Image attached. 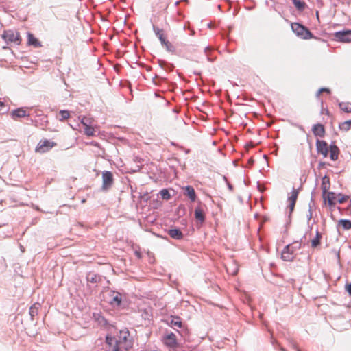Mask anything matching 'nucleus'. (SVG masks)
Returning a JSON list of instances; mask_svg holds the SVG:
<instances>
[{"label":"nucleus","mask_w":351,"mask_h":351,"mask_svg":"<svg viewBox=\"0 0 351 351\" xmlns=\"http://www.w3.org/2000/svg\"><path fill=\"white\" fill-rule=\"evenodd\" d=\"M1 37L8 45H19L21 43L20 33L15 29L4 30Z\"/></svg>","instance_id":"obj_1"},{"label":"nucleus","mask_w":351,"mask_h":351,"mask_svg":"<svg viewBox=\"0 0 351 351\" xmlns=\"http://www.w3.org/2000/svg\"><path fill=\"white\" fill-rule=\"evenodd\" d=\"M293 32L302 39H311L313 38L314 36L311 31L299 23H293L291 25Z\"/></svg>","instance_id":"obj_2"},{"label":"nucleus","mask_w":351,"mask_h":351,"mask_svg":"<svg viewBox=\"0 0 351 351\" xmlns=\"http://www.w3.org/2000/svg\"><path fill=\"white\" fill-rule=\"evenodd\" d=\"M130 336V332L128 330H120L117 339L115 340V344L113 347V351H119V344H124L125 348L132 347V343L131 341L128 340Z\"/></svg>","instance_id":"obj_3"},{"label":"nucleus","mask_w":351,"mask_h":351,"mask_svg":"<svg viewBox=\"0 0 351 351\" xmlns=\"http://www.w3.org/2000/svg\"><path fill=\"white\" fill-rule=\"evenodd\" d=\"M106 301L113 307H119L121 304L122 295L120 292L114 290H110L107 293Z\"/></svg>","instance_id":"obj_4"},{"label":"nucleus","mask_w":351,"mask_h":351,"mask_svg":"<svg viewBox=\"0 0 351 351\" xmlns=\"http://www.w3.org/2000/svg\"><path fill=\"white\" fill-rule=\"evenodd\" d=\"M114 184V177L111 171H104L102 172V186L101 190L106 192L109 191Z\"/></svg>","instance_id":"obj_5"},{"label":"nucleus","mask_w":351,"mask_h":351,"mask_svg":"<svg viewBox=\"0 0 351 351\" xmlns=\"http://www.w3.org/2000/svg\"><path fill=\"white\" fill-rule=\"evenodd\" d=\"M300 189V187L298 189H296L293 187L291 191V196L288 197V202H289V206L287 208L289 210V216H288L289 221L291 220L290 219L291 216V214L295 208V202H296V200H297V198H298V196L299 194Z\"/></svg>","instance_id":"obj_6"},{"label":"nucleus","mask_w":351,"mask_h":351,"mask_svg":"<svg viewBox=\"0 0 351 351\" xmlns=\"http://www.w3.org/2000/svg\"><path fill=\"white\" fill-rule=\"evenodd\" d=\"M162 341L168 348H175L178 347L176 335L173 332H170L163 335Z\"/></svg>","instance_id":"obj_7"},{"label":"nucleus","mask_w":351,"mask_h":351,"mask_svg":"<svg viewBox=\"0 0 351 351\" xmlns=\"http://www.w3.org/2000/svg\"><path fill=\"white\" fill-rule=\"evenodd\" d=\"M335 40L349 43L351 42V30L339 31L334 33Z\"/></svg>","instance_id":"obj_8"},{"label":"nucleus","mask_w":351,"mask_h":351,"mask_svg":"<svg viewBox=\"0 0 351 351\" xmlns=\"http://www.w3.org/2000/svg\"><path fill=\"white\" fill-rule=\"evenodd\" d=\"M56 143L49 140L40 141L36 147V152L39 153H45L51 149Z\"/></svg>","instance_id":"obj_9"},{"label":"nucleus","mask_w":351,"mask_h":351,"mask_svg":"<svg viewBox=\"0 0 351 351\" xmlns=\"http://www.w3.org/2000/svg\"><path fill=\"white\" fill-rule=\"evenodd\" d=\"M315 145L317 153L321 154L324 158L326 157L329 152L328 143L325 141L317 139Z\"/></svg>","instance_id":"obj_10"},{"label":"nucleus","mask_w":351,"mask_h":351,"mask_svg":"<svg viewBox=\"0 0 351 351\" xmlns=\"http://www.w3.org/2000/svg\"><path fill=\"white\" fill-rule=\"evenodd\" d=\"M293 250L291 248V245H287L282 250L281 258L285 261H292L294 258Z\"/></svg>","instance_id":"obj_11"},{"label":"nucleus","mask_w":351,"mask_h":351,"mask_svg":"<svg viewBox=\"0 0 351 351\" xmlns=\"http://www.w3.org/2000/svg\"><path fill=\"white\" fill-rule=\"evenodd\" d=\"M166 323L168 326L175 328L176 327L181 328L183 326L181 318L178 316L171 315L170 317V321L167 320Z\"/></svg>","instance_id":"obj_12"},{"label":"nucleus","mask_w":351,"mask_h":351,"mask_svg":"<svg viewBox=\"0 0 351 351\" xmlns=\"http://www.w3.org/2000/svg\"><path fill=\"white\" fill-rule=\"evenodd\" d=\"M29 115V114L27 113V111L23 108H19L13 110L10 113V116L14 120H16L18 118L27 117Z\"/></svg>","instance_id":"obj_13"},{"label":"nucleus","mask_w":351,"mask_h":351,"mask_svg":"<svg viewBox=\"0 0 351 351\" xmlns=\"http://www.w3.org/2000/svg\"><path fill=\"white\" fill-rule=\"evenodd\" d=\"M312 131L315 136L320 138L324 137L326 133L324 126L321 123L315 124L313 126Z\"/></svg>","instance_id":"obj_14"},{"label":"nucleus","mask_w":351,"mask_h":351,"mask_svg":"<svg viewBox=\"0 0 351 351\" xmlns=\"http://www.w3.org/2000/svg\"><path fill=\"white\" fill-rule=\"evenodd\" d=\"M339 149L335 143H332L329 146L330 158L331 160H337L339 154Z\"/></svg>","instance_id":"obj_15"},{"label":"nucleus","mask_w":351,"mask_h":351,"mask_svg":"<svg viewBox=\"0 0 351 351\" xmlns=\"http://www.w3.org/2000/svg\"><path fill=\"white\" fill-rule=\"evenodd\" d=\"M27 45L36 48L42 47L41 43L30 32H27Z\"/></svg>","instance_id":"obj_16"},{"label":"nucleus","mask_w":351,"mask_h":351,"mask_svg":"<svg viewBox=\"0 0 351 351\" xmlns=\"http://www.w3.org/2000/svg\"><path fill=\"white\" fill-rule=\"evenodd\" d=\"M168 234L173 239L176 240H181L184 237L182 231L178 228H171L168 230Z\"/></svg>","instance_id":"obj_17"},{"label":"nucleus","mask_w":351,"mask_h":351,"mask_svg":"<svg viewBox=\"0 0 351 351\" xmlns=\"http://www.w3.org/2000/svg\"><path fill=\"white\" fill-rule=\"evenodd\" d=\"M86 278L87 282L97 284L101 280V276H99L93 271H90L87 273Z\"/></svg>","instance_id":"obj_18"},{"label":"nucleus","mask_w":351,"mask_h":351,"mask_svg":"<svg viewBox=\"0 0 351 351\" xmlns=\"http://www.w3.org/2000/svg\"><path fill=\"white\" fill-rule=\"evenodd\" d=\"M184 194L185 195H186L187 197H189V198L190 199V200L191 202L195 201L197 196H196L195 189L193 186H189V185L186 186L184 188Z\"/></svg>","instance_id":"obj_19"},{"label":"nucleus","mask_w":351,"mask_h":351,"mask_svg":"<svg viewBox=\"0 0 351 351\" xmlns=\"http://www.w3.org/2000/svg\"><path fill=\"white\" fill-rule=\"evenodd\" d=\"M323 197H324V202L325 203L327 202L328 204L330 206H335L336 194L334 192H328L327 196L325 197V195H323Z\"/></svg>","instance_id":"obj_20"},{"label":"nucleus","mask_w":351,"mask_h":351,"mask_svg":"<svg viewBox=\"0 0 351 351\" xmlns=\"http://www.w3.org/2000/svg\"><path fill=\"white\" fill-rule=\"evenodd\" d=\"M195 217L200 223H204L205 221V214L199 207H197L195 209Z\"/></svg>","instance_id":"obj_21"},{"label":"nucleus","mask_w":351,"mask_h":351,"mask_svg":"<svg viewBox=\"0 0 351 351\" xmlns=\"http://www.w3.org/2000/svg\"><path fill=\"white\" fill-rule=\"evenodd\" d=\"M313 205H314V199H313V195L311 194V202L308 204V210L307 214V220H308V225L309 230H312V226L310 225V220L312 219L313 217V212H312V207Z\"/></svg>","instance_id":"obj_22"},{"label":"nucleus","mask_w":351,"mask_h":351,"mask_svg":"<svg viewBox=\"0 0 351 351\" xmlns=\"http://www.w3.org/2000/svg\"><path fill=\"white\" fill-rule=\"evenodd\" d=\"M40 306V305L39 303H35L29 308V313L32 321L34 320V317L38 315Z\"/></svg>","instance_id":"obj_23"},{"label":"nucleus","mask_w":351,"mask_h":351,"mask_svg":"<svg viewBox=\"0 0 351 351\" xmlns=\"http://www.w3.org/2000/svg\"><path fill=\"white\" fill-rule=\"evenodd\" d=\"M329 187H330L329 178H328L326 176H325L322 178V185H321L323 195H326V193L328 192V190L329 189Z\"/></svg>","instance_id":"obj_24"},{"label":"nucleus","mask_w":351,"mask_h":351,"mask_svg":"<svg viewBox=\"0 0 351 351\" xmlns=\"http://www.w3.org/2000/svg\"><path fill=\"white\" fill-rule=\"evenodd\" d=\"M292 3L300 12L304 11L306 7V3L301 0H292Z\"/></svg>","instance_id":"obj_25"},{"label":"nucleus","mask_w":351,"mask_h":351,"mask_svg":"<svg viewBox=\"0 0 351 351\" xmlns=\"http://www.w3.org/2000/svg\"><path fill=\"white\" fill-rule=\"evenodd\" d=\"M322 238V234L318 230L315 232V237L311 240V246L313 247H317L320 244V239Z\"/></svg>","instance_id":"obj_26"},{"label":"nucleus","mask_w":351,"mask_h":351,"mask_svg":"<svg viewBox=\"0 0 351 351\" xmlns=\"http://www.w3.org/2000/svg\"><path fill=\"white\" fill-rule=\"evenodd\" d=\"M152 29L156 36L160 40L165 38L164 30L162 29H160L154 25H153Z\"/></svg>","instance_id":"obj_27"},{"label":"nucleus","mask_w":351,"mask_h":351,"mask_svg":"<svg viewBox=\"0 0 351 351\" xmlns=\"http://www.w3.org/2000/svg\"><path fill=\"white\" fill-rule=\"evenodd\" d=\"M339 128L341 130L347 132L351 128V120L346 121L339 124Z\"/></svg>","instance_id":"obj_28"},{"label":"nucleus","mask_w":351,"mask_h":351,"mask_svg":"<svg viewBox=\"0 0 351 351\" xmlns=\"http://www.w3.org/2000/svg\"><path fill=\"white\" fill-rule=\"evenodd\" d=\"M339 106L341 108V110H343L345 112L349 113L351 112V104L348 103L345 104L343 102L339 103Z\"/></svg>","instance_id":"obj_29"},{"label":"nucleus","mask_w":351,"mask_h":351,"mask_svg":"<svg viewBox=\"0 0 351 351\" xmlns=\"http://www.w3.org/2000/svg\"><path fill=\"white\" fill-rule=\"evenodd\" d=\"M60 117L59 118V120L60 121H64L66 119H69L70 117L69 111L66 110H61L59 112Z\"/></svg>","instance_id":"obj_30"},{"label":"nucleus","mask_w":351,"mask_h":351,"mask_svg":"<svg viewBox=\"0 0 351 351\" xmlns=\"http://www.w3.org/2000/svg\"><path fill=\"white\" fill-rule=\"evenodd\" d=\"M339 222L344 230H350L351 228V221L350 220L340 219Z\"/></svg>","instance_id":"obj_31"},{"label":"nucleus","mask_w":351,"mask_h":351,"mask_svg":"<svg viewBox=\"0 0 351 351\" xmlns=\"http://www.w3.org/2000/svg\"><path fill=\"white\" fill-rule=\"evenodd\" d=\"M84 134H86L87 136H94L95 135V131L91 125L84 127Z\"/></svg>","instance_id":"obj_32"},{"label":"nucleus","mask_w":351,"mask_h":351,"mask_svg":"<svg viewBox=\"0 0 351 351\" xmlns=\"http://www.w3.org/2000/svg\"><path fill=\"white\" fill-rule=\"evenodd\" d=\"M160 195L163 199L168 200L171 198V195L169 191L166 189H162L160 191Z\"/></svg>","instance_id":"obj_33"},{"label":"nucleus","mask_w":351,"mask_h":351,"mask_svg":"<svg viewBox=\"0 0 351 351\" xmlns=\"http://www.w3.org/2000/svg\"><path fill=\"white\" fill-rule=\"evenodd\" d=\"M134 161L136 163H141V165H136V167H135V169L133 170L134 172H136V171H138L141 169L142 167L143 166V165L141 163V158L136 156L134 157Z\"/></svg>","instance_id":"obj_34"},{"label":"nucleus","mask_w":351,"mask_h":351,"mask_svg":"<svg viewBox=\"0 0 351 351\" xmlns=\"http://www.w3.org/2000/svg\"><path fill=\"white\" fill-rule=\"evenodd\" d=\"M80 123L83 125L84 128L88 125H90L92 123V120L90 118H87L86 117H83L80 119Z\"/></svg>","instance_id":"obj_35"},{"label":"nucleus","mask_w":351,"mask_h":351,"mask_svg":"<svg viewBox=\"0 0 351 351\" xmlns=\"http://www.w3.org/2000/svg\"><path fill=\"white\" fill-rule=\"evenodd\" d=\"M164 47H165L166 50L169 52L174 53L176 51L175 46L169 41V43H166Z\"/></svg>","instance_id":"obj_36"},{"label":"nucleus","mask_w":351,"mask_h":351,"mask_svg":"<svg viewBox=\"0 0 351 351\" xmlns=\"http://www.w3.org/2000/svg\"><path fill=\"white\" fill-rule=\"evenodd\" d=\"M9 108L4 102L0 101V113L3 114L8 112Z\"/></svg>","instance_id":"obj_37"},{"label":"nucleus","mask_w":351,"mask_h":351,"mask_svg":"<svg viewBox=\"0 0 351 351\" xmlns=\"http://www.w3.org/2000/svg\"><path fill=\"white\" fill-rule=\"evenodd\" d=\"M337 208L340 213H342L343 210L346 213V214L350 215L351 214V199L350 201L348 206L346 208H341V207H338Z\"/></svg>","instance_id":"obj_38"},{"label":"nucleus","mask_w":351,"mask_h":351,"mask_svg":"<svg viewBox=\"0 0 351 351\" xmlns=\"http://www.w3.org/2000/svg\"><path fill=\"white\" fill-rule=\"evenodd\" d=\"M115 340L116 339L110 335L106 336V343L109 346H112L114 342L115 343Z\"/></svg>","instance_id":"obj_39"},{"label":"nucleus","mask_w":351,"mask_h":351,"mask_svg":"<svg viewBox=\"0 0 351 351\" xmlns=\"http://www.w3.org/2000/svg\"><path fill=\"white\" fill-rule=\"evenodd\" d=\"M338 196L339 197L338 199V202L339 204H342L344 202H346L347 199H349V196L346 195H342L341 193H339Z\"/></svg>","instance_id":"obj_40"},{"label":"nucleus","mask_w":351,"mask_h":351,"mask_svg":"<svg viewBox=\"0 0 351 351\" xmlns=\"http://www.w3.org/2000/svg\"><path fill=\"white\" fill-rule=\"evenodd\" d=\"M271 343H272L273 346H275L276 344L278 346L279 350L280 351H287L284 347L281 346L276 339H271Z\"/></svg>","instance_id":"obj_41"},{"label":"nucleus","mask_w":351,"mask_h":351,"mask_svg":"<svg viewBox=\"0 0 351 351\" xmlns=\"http://www.w3.org/2000/svg\"><path fill=\"white\" fill-rule=\"evenodd\" d=\"M301 247V243L298 241L293 242V245H291V248L293 250V252L298 249Z\"/></svg>","instance_id":"obj_42"},{"label":"nucleus","mask_w":351,"mask_h":351,"mask_svg":"<svg viewBox=\"0 0 351 351\" xmlns=\"http://www.w3.org/2000/svg\"><path fill=\"white\" fill-rule=\"evenodd\" d=\"M345 288L346 291L348 293L349 295L351 296V282H347L346 283Z\"/></svg>","instance_id":"obj_43"},{"label":"nucleus","mask_w":351,"mask_h":351,"mask_svg":"<svg viewBox=\"0 0 351 351\" xmlns=\"http://www.w3.org/2000/svg\"><path fill=\"white\" fill-rule=\"evenodd\" d=\"M223 180L226 182L227 186H228V189L230 191H233V186L228 181V179H227V178L226 176H223Z\"/></svg>","instance_id":"obj_44"},{"label":"nucleus","mask_w":351,"mask_h":351,"mask_svg":"<svg viewBox=\"0 0 351 351\" xmlns=\"http://www.w3.org/2000/svg\"><path fill=\"white\" fill-rule=\"evenodd\" d=\"M154 96L156 97H160L164 102V104L165 105H168L169 104V101H167V99H165V98H163L162 96H160L157 93H154Z\"/></svg>","instance_id":"obj_45"},{"label":"nucleus","mask_w":351,"mask_h":351,"mask_svg":"<svg viewBox=\"0 0 351 351\" xmlns=\"http://www.w3.org/2000/svg\"><path fill=\"white\" fill-rule=\"evenodd\" d=\"M332 252L335 254V256L337 258L338 261H340V252L339 250H337L336 249H333Z\"/></svg>","instance_id":"obj_46"},{"label":"nucleus","mask_w":351,"mask_h":351,"mask_svg":"<svg viewBox=\"0 0 351 351\" xmlns=\"http://www.w3.org/2000/svg\"><path fill=\"white\" fill-rule=\"evenodd\" d=\"M319 93H326L328 94H330V90L328 88L323 87L319 88Z\"/></svg>","instance_id":"obj_47"},{"label":"nucleus","mask_w":351,"mask_h":351,"mask_svg":"<svg viewBox=\"0 0 351 351\" xmlns=\"http://www.w3.org/2000/svg\"><path fill=\"white\" fill-rule=\"evenodd\" d=\"M322 93H319V90L317 91L316 94H315V97H316V99H317V100L320 101H321V103L322 104V103H323V101L321 99V97H320V95H321V94H322Z\"/></svg>","instance_id":"obj_48"},{"label":"nucleus","mask_w":351,"mask_h":351,"mask_svg":"<svg viewBox=\"0 0 351 351\" xmlns=\"http://www.w3.org/2000/svg\"><path fill=\"white\" fill-rule=\"evenodd\" d=\"M291 345V347L295 349L296 351H301L298 347H297V345L295 344V343H294L293 341H291L290 342Z\"/></svg>","instance_id":"obj_49"},{"label":"nucleus","mask_w":351,"mask_h":351,"mask_svg":"<svg viewBox=\"0 0 351 351\" xmlns=\"http://www.w3.org/2000/svg\"><path fill=\"white\" fill-rule=\"evenodd\" d=\"M160 43H161V45L165 47V45H166V43H169V41L167 40H166L165 37L163 38L162 40H160Z\"/></svg>","instance_id":"obj_50"},{"label":"nucleus","mask_w":351,"mask_h":351,"mask_svg":"<svg viewBox=\"0 0 351 351\" xmlns=\"http://www.w3.org/2000/svg\"><path fill=\"white\" fill-rule=\"evenodd\" d=\"M325 165H326V162H319V165H318V167H319V169L322 168V167H324Z\"/></svg>","instance_id":"obj_51"},{"label":"nucleus","mask_w":351,"mask_h":351,"mask_svg":"<svg viewBox=\"0 0 351 351\" xmlns=\"http://www.w3.org/2000/svg\"><path fill=\"white\" fill-rule=\"evenodd\" d=\"M237 271H238V268L236 267L232 271H231V274L235 275V274H237Z\"/></svg>","instance_id":"obj_52"},{"label":"nucleus","mask_w":351,"mask_h":351,"mask_svg":"<svg viewBox=\"0 0 351 351\" xmlns=\"http://www.w3.org/2000/svg\"><path fill=\"white\" fill-rule=\"evenodd\" d=\"M119 68L120 67H117V66H114V69L116 71L119 72Z\"/></svg>","instance_id":"obj_53"},{"label":"nucleus","mask_w":351,"mask_h":351,"mask_svg":"<svg viewBox=\"0 0 351 351\" xmlns=\"http://www.w3.org/2000/svg\"><path fill=\"white\" fill-rule=\"evenodd\" d=\"M189 152H190V149H186V150H185V153H186V154H189Z\"/></svg>","instance_id":"obj_54"},{"label":"nucleus","mask_w":351,"mask_h":351,"mask_svg":"<svg viewBox=\"0 0 351 351\" xmlns=\"http://www.w3.org/2000/svg\"><path fill=\"white\" fill-rule=\"evenodd\" d=\"M70 125L73 129H75V126H73L72 124H70Z\"/></svg>","instance_id":"obj_55"},{"label":"nucleus","mask_w":351,"mask_h":351,"mask_svg":"<svg viewBox=\"0 0 351 351\" xmlns=\"http://www.w3.org/2000/svg\"><path fill=\"white\" fill-rule=\"evenodd\" d=\"M194 74L199 75L200 73H197V72L194 71Z\"/></svg>","instance_id":"obj_56"},{"label":"nucleus","mask_w":351,"mask_h":351,"mask_svg":"<svg viewBox=\"0 0 351 351\" xmlns=\"http://www.w3.org/2000/svg\"><path fill=\"white\" fill-rule=\"evenodd\" d=\"M114 66H121V65H120V64H114Z\"/></svg>","instance_id":"obj_57"},{"label":"nucleus","mask_w":351,"mask_h":351,"mask_svg":"<svg viewBox=\"0 0 351 351\" xmlns=\"http://www.w3.org/2000/svg\"><path fill=\"white\" fill-rule=\"evenodd\" d=\"M147 68L149 69H148V71H150L152 67H151V66H149V67H147Z\"/></svg>","instance_id":"obj_58"},{"label":"nucleus","mask_w":351,"mask_h":351,"mask_svg":"<svg viewBox=\"0 0 351 351\" xmlns=\"http://www.w3.org/2000/svg\"><path fill=\"white\" fill-rule=\"evenodd\" d=\"M139 66H145V64H139Z\"/></svg>","instance_id":"obj_59"}]
</instances>
